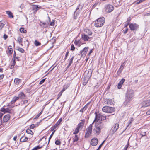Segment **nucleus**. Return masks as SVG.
<instances>
[{
  "label": "nucleus",
  "mask_w": 150,
  "mask_h": 150,
  "mask_svg": "<svg viewBox=\"0 0 150 150\" xmlns=\"http://www.w3.org/2000/svg\"><path fill=\"white\" fill-rule=\"evenodd\" d=\"M134 96V93L133 90H130L127 91L126 94L125 100L124 103V105L125 106L130 105L129 104Z\"/></svg>",
  "instance_id": "nucleus-1"
},
{
  "label": "nucleus",
  "mask_w": 150,
  "mask_h": 150,
  "mask_svg": "<svg viewBox=\"0 0 150 150\" xmlns=\"http://www.w3.org/2000/svg\"><path fill=\"white\" fill-rule=\"evenodd\" d=\"M105 123L102 122H96L95 124V128L93 131H95L98 134H99L100 133L101 129L104 128L105 126Z\"/></svg>",
  "instance_id": "nucleus-2"
},
{
  "label": "nucleus",
  "mask_w": 150,
  "mask_h": 150,
  "mask_svg": "<svg viewBox=\"0 0 150 150\" xmlns=\"http://www.w3.org/2000/svg\"><path fill=\"white\" fill-rule=\"evenodd\" d=\"M105 18L104 17L100 18L95 21L94 26L96 27L102 26L105 22Z\"/></svg>",
  "instance_id": "nucleus-3"
},
{
  "label": "nucleus",
  "mask_w": 150,
  "mask_h": 150,
  "mask_svg": "<svg viewBox=\"0 0 150 150\" xmlns=\"http://www.w3.org/2000/svg\"><path fill=\"white\" fill-rule=\"evenodd\" d=\"M102 110L103 112L109 113H112L115 110V109L114 108L108 106H104Z\"/></svg>",
  "instance_id": "nucleus-4"
},
{
  "label": "nucleus",
  "mask_w": 150,
  "mask_h": 150,
  "mask_svg": "<svg viewBox=\"0 0 150 150\" xmlns=\"http://www.w3.org/2000/svg\"><path fill=\"white\" fill-rule=\"evenodd\" d=\"M114 9V6L110 4L105 5L104 8L105 12L107 13H109L113 11Z\"/></svg>",
  "instance_id": "nucleus-5"
},
{
  "label": "nucleus",
  "mask_w": 150,
  "mask_h": 150,
  "mask_svg": "<svg viewBox=\"0 0 150 150\" xmlns=\"http://www.w3.org/2000/svg\"><path fill=\"white\" fill-rule=\"evenodd\" d=\"M103 103L108 105H112L114 104V100L110 99L105 98L103 100Z\"/></svg>",
  "instance_id": "nucleus-6"
},
{
  "label": "nucleus",
  "mask_w": 150,
  "mask_h": 150,
  "mask_svg": "<svg viewBox=\"0 0 150 150\" xmlns=\"http://www.w3.org/2000/svg\"><path fill=\"white\" fill-rule=\"evenodd\" d=\"M95 114H96L95 118L93 123L95 121H98L103 120L106 118V116H103L100 114L97 115L96 113H95Z\"/></svg>",
  "instance_id": "nucleus-7"
},
{
  "label": "nucleus",
  "mask_w": 150,
  "mask_h": 150,
  "mask_svg": "<svg viewBox=\"0 0 150 150\" xmlns=\"http://www.w3.org/2000/svg\"><path fill=\"white\" fill-rule=\"evenodd\" d=\"M92 124H90L86 129L87 132L86 133L85 137L86 138H88L92 133Z\"/></svg>",
  "instance_id": "nucleus-8"
},
{
  "label": "nucleus",
  "mask_w": 150,
  "mask_h": 150,
  "mask_svg": "<svg viewBox=\"0 0 150 150\" xmlns=\"http://www.w3.org/2000/svg\"><path fill=\"white\" fill-rule=\"evenodd\" d=\"M139 25L136 23H130L129 27L131 30H137L139 28Z\"/></svg>",
  "instance_id": "nucleus-9"
},
{
  "label": "nucleus",
  "mask_w": 150,
  "mask_h": 150,
  "mask_svg": "<svg viewBox=\"0 0 150 150\" xmlns=\"http://www.w3.org/2000/svg\"><path fill=\"white\" fill-rule=\"evenodd\" d=\"M82 8V6L80 4H79V5L78 6L77 8H76V11L74 13V16L75 18L76 19L78 15L79 14L78 13L79 11H81Z\"/></svg>",
  "instance_id": "nucleus-10"
},
{
  "label": "nucleus",
  "mask_w": 150,
  "mask_h": 150,
  "mask_svg": "<svg viewBox=\"0 0 150 150\" xmlns=\"http://www.w3.org/2000/svg\"><path fill=\"white\" fill-rule=\"evenodd\" d=\"M88 47H86L80 51L81 57H84L85 56L88 50Z\"/></svg>",
  "instance_id": "nucleus-11"
},
{
  "label": "nucleus",
  "mask_w": 150,
  "mask_h": 150,
  "mask_svg": "<svg viewBox=\"0 0 150 150\" xmlns=\"http://www.w3.org/2000/svg\"><path fill=\"white\" fill-rule=\"evenodd\" d=\"M62 121V119H59L57 122L53 126H52L51 127V131H54V130L55 129H56L57 127L60 124Z\"/></svg>",
  "instance_id": "nucleus-12"
},
{
  "label": "nucleus",
  "mask_w": 150,
  "mask_h": 150,
  "mask_svg": "<svg viewBox=\"0 0 150 150\" xmlns=\"http://www.w3.org/2000/svg\"><path fill=\"white\" fill-rule=\"evenodd\" d=\"M98 143V140L96 138H93L91 141V145L93 146H96Z\"/></svg>",
  "instance_id": "nucleus-13"
},
{
  "label": "nucleus",
  "mask_w": 150,
  "mask_h": 150,
  "mask_svg": "<svg viewBox=\"0 0 150 150\" xmlns=\"http://www.w3.org/2000/svg\"><path fill=\"white\" fill-rule=\"evenodd\" d=\"M142 107H147L150 106V100L143 101L142 103Z\"/></svg>",
  "instance_id": "nucleus-14"
},
{
  "label": "nucleus",
  "mask_w": 150,
  "mask_h": 150,
  "mask_svg": "<svg viewBox=\"0 0 150 150\" xmlns=\"http://www.w3.org/2000/svg\"><path fill=\"white\" fill-rule=\"evenodd\" d=\"M119 124L118 123H116L114 125L113 127H112V131L113 133H115L117 130L119 128Z\"/></svg>",
  "instance_id": "nucleus-15"
},
{
  "label": "nucleus",
  "mask_w": 150,
  "mask_h": 150,
  "mask_svg": "<svg viewBox=\"0 0 150 150\" xmlns=\"http://www.w3.org/2000/svg\"><path fill=\"white\" fill-rule=\"evenodd\" d=\"M41 8V7L38 6L37 5H33L32 6L31 8L32 9V10H33L34 11V13H35L38 10H39V8Z\"/></svg>",
  "instance_id": "nucleus-16"
},
{
  "label": "nucleus",
  "mask_w": 150,
  "mask_h": 150,
  "mask_svg": "<svg viewBox=\"0 0 150 150\" xmlns=\"http://www.w3.org/2000/svg\"><path fill=\"white\" fill-rule=\"evenodd\" d=\"M1 111L4 113H11V111L8 108H2L1 109Z\"/></svg>",
  "instance_id": "nucleus-17"
},
{
  "label": "nucleus",
  "mask_w": 150,
  "mask_h": 150,
  "mask_svg": "<svg viewBox=\"0 0 150 150\" xmlns=\"http://www.w3.org/2000/svg\"><path fill=\"white\" fill-rule=\"evenodd\" d=\"M10 118V115L9 114H7L5 115L3 117V121L6 122L8 121Z\"/></svg>",
  "instance_id": "nucleus-18"
},
{
  "label": "nucleus",
  "mask_w": 150,
  "mask_h": 150,
  "mask_svg": "<svg viewBox=\"0 0 150 150\" xmlns=\"http://www.w3.org/2000/svg\"><path fill=\"white\" fill-rule=\"evenodd\" d=\"M84 76H86V77L90 78L91 76L92 72L91 70L90 71H86L84 73Z\"/></svg>",
  "instance_id": "nucleus-19"
},
{
  "label": "nucleus",
  "mask_w": 150,
  "mask_h": 150,
  "mask_svg": "<svg viewBox=\"0 0 150 150\" xmlns=\"http://www.w3.org/2000/svg\"><path fill=\"white\" fill-rule=\"evenodd\" d=\"M125 81V79L124 78L122 79L118 83L117 87L118 89H120L122 85L123 84Z\"/></svg>",
  "instance_id": "nucleus-20"
},
{
  "label": "nucleus",
  "mask_w": 150,
  "mask_h": 150,
  "mask_svg": "<svg viewBox=\"0 0 150 150\" xmlns=\"http://www.w3.org/2000/svg\"><path fill=\"white\" fill-rule=\"evenodd\" d=\"M11 47V46H10L8 47V48L7 54L8 56H10L11 55L13 52V49L12 48L10 47Z\"/></svg>",
  "instance_id": "nucleus-21"
},
{
  "label": "nucleus",
  "mask_w": 150,
  "mask_h": 150,
  "mask_svg": "<svg viewBox=\"0 0 150 150\" xmlns=\"http://www.w3.org/2000/svg\"><path fill=\"white\" fill-rule=\"evenodd\" d=\"M25 97V96L24 93L23 92H21L18 95V98H19L21 99H24Z\"/></svg>",
  "instance_id": "nucleus-22"
},
{
  "label": "nucleus",
  "mask_w": 150,
  "mask_h": 150,
  "mask_svg": "<svg viewBox=\"0 0 150 150\" xmlns=\"http://www.w3.org/2000/svg\"><path fill=\"white\" fill-rule=\"evenodd\" d=\"M89 38H90L86 34L82 35V38L84 41H88Z\"/></svg>",
  "instance_id": "nucleus-23"
},
{
  "label": "nucleus",
  "mask_w": 150,
  "mask_h": 150,
  "mask_svg": "<svg viewBox=\"0 0 150 150\" xmlns=\"http://www.w3.org/2000/svg\"><path fill=\"white\" fill-rule=\"evenodd\" d=\"M85 122L84 120H81V122H80L77 125V128L79 129L81 127H82L83 126L84 123Z\"/></svg>",
  "instance_id": "nucleus-24"
},
{
  "label": "nucleus",
  "mask_w": 150,
  "mask_h": 150,
  "mask_svg": "<svg viewBox=\"0 0 150 150\" xmlns=\"http://www.w3.org/2000/svg\"><path fill=\"white\" fill-rule=\"evenodd\" d=\"M89 78L86 77H84L83 78V84L84 85H85L88 81L89 79Z\"/></svg>",
  "instance_id": "nucleus-25"
},
{
  "label": "nucleus",
  "mask_w": 150,
  "mask_h": 150,
  "mask_svg": "<svg viewBox=\"0 0 150 150\" xmlns=\"http://www.w3.org/2000/svg\"><path fill=\"white\" fill-rule=\"evenodd\" d=\"M28 138L24 136H22L20 139V141L21 142H24L27 141Z\"/></svg>",
  "instance_id": "nucleus-26"
},
{
  "label": "nucleus",
  "mask_w": 150,
  "mask_h": 150,
  "mask_svg": "<svg viewBox=\"0 0 150 150\" xmlns=\"http://www.w3.org/2000/svg\"><path fill=\"white\" fill-rule=\"evenodd\" d=\"M5 24V22L4 21H0V30H1Z\"/></svg>",
  "instance_id": "nucleus-27"
},
{
  "label": "nucleus",
  "mask_w": 150,
  "mask_h": 150,
  "mask_svg": "<svg viewBox=\"0 0 150 150\" xmlns=\"http://www.w3.org/2000/svg\"><path fill=\"white\" fill-rule=\"evenodd\" d=\"M18 99V97H14L11 102V104H14Z\"/></svg>",
  "instance_id": "nucleus-28"
},
{
  "label": "nucleus",
  "mask_w": 150,
  "mask_h": 150,
  "mask_svg": "<svg viewBox=\"0 0 150 150\" xmlns=\"http://www.w3.org/2000/svg\"><path fill=\"white\" fill-rule=\"evenodd\" d=\"M21 80L18 78H15L14 80V82L15 84L17 85H18L21 81Z\"/></svg>",
  "instance_id": "nucleus-29"
},
{
  "label": "nucleus",
  "mask_w": 150,
  "mask_h": 150,
  "mask_svg": "<svg viewBox=\"0 0 150 150\" xmlns=\"http://www.w3.org/2000/svg\"><path fill=\"white\" fill-rule=\"evenodd\" d=\"M100 3L99 2V0H97L92 6L93 8H94L95 7L97 6H99L100 5Z\"/></svg>",
  "instance_id": "nucleus-30"
},
{
  "label": "nucleus",
  "mask_w": 150,
  "mask_h": 150,
  "mask_svg": "<svg viewBox=\"0 0 150 150\" xmlns=\"http://www.w3.org/2000/svg\"><path fill=\"white\" fill-rule=\"evenodd\" d=\"M84 31L88 35H91L92 34V32L91 31L88 29L86 28L85 29Z\"/></svg>",
  "instance_id": "nucleus-31"
},
{
  "label": "nucleus",
  "mask_w": 150,
  "mask_h": 150,
  "mask_svg": "<svg viewBox=\"0 0 150 150\" xmlns=\"http://www.w3.org/2000/svg\"><path fill=\"white\" fill-rule=\"evenodd\" d=\"M124 62L121 65V66L120 67V68H119V70L117 71V73H118L119 72V73H120L121 71H122L123 69L124 68Z\"/></svg>",
  "instance_id": "nucleus-32"
},
{
  "label": "nucleus",
  "mask_w": 150,
  "mask_h": 150,
  "mask_svg": "<svg viewBox=\"0 0 150 150\" xmlns=\"http://www.w3.org/2000/svg\"><path fill=\"white\" fill-rule=\"evenodd\" d=\"M35 45L36 46H40L41 45V43L38 41L36 40L34 42Z\"/></svg>",
  "instance_id": "nucleus-33"
},
{
  "label": "nucleus",
  "mask_w": 150,
  "mask_h": 150,
  "mask_svg": "<svg viewBox=\"0 0 150 150\" xmlns=\"http://www.w3.org/2000/svg\"><path fill=\"white\" fill-rule=\"evenodd\" d=\"M6 13L8 15L10 18H13V15L11 12L9 11H7Z\"/></svg>",
  "instance_id": "nucleus-34"
},
{
  "label": "nucleus",
  "mask_w": 150,
  "mask_h": 150,
  "mask_svg": "<svg viewBox=\"0 0 150 150\" xmlns=\"http://www.w3.org/2000/svg\"><path fill=\"white\" fill-rule=\"evenodd\" d=\"M20 32L22 33H25L27 32V31L25 30L24 28H21L19 29Z\"/></svg>",
  "instance_id": "nucleus-35"
},
{
  "label": "nucleus",
  "mask_w": 150,
  "mask_h": 150,
  "mask_svg": "<svg viewBox=\"0 0 150 150\" xmlns=\"http://www.w3.org/2000/svg\"><path fill=\"white\" fill-rule=\"evenodd\" d=\"M69 87V85L68 84L64 85V86L63 88L62 91L63 92H64L66 90V89H67Z\"/></svg>",
  "instance_id": "nucleus-36"
},
{
  "label": "nucleus",
  "mask_w": 150,
  "mask_h": 150,
  "mask_svg": "<svg viewBox=\"0 0 150 150\" xmlns=\"http://www.w3.org/2000/svg\"><path fill=\"white\" fill-rule=\"evenodd\" d=\"M73 139V142H77L79 140L78 136L77 135H75Z\"/></svg>",
  "instance_id": "nucleus-37"
},
{
  "label": "nucleus",
  "mask_w": 150,
  "mask_h": 150,
  "mask_svg": "<svg viewBox=\"0 0 150 150\" xmlns=\"http://www.w3.org/2000/svg\"><path fill=\"white\" fill-rule=\"evenodd\" d=\"M26 132L27 133L32 135H33V133L32 132V130L30 129H27L26 131Z\"/></svg>",
  "instance_id": "nucleus-38"
},
{
  "label": "nucleus",
  "mask_w": 150,
  "mask_h": 150,
  "mask_svg": "<svg viewBox=\"0 0 150 150\" xmlns=\"http://www.w3.org/2000/svg\"><path fill=\"white\" fill-rule=\"evenodd\" d=\"M79 129L76 127L73 132V134L76 135V134L78 133L79 131Z\"/></svg>",
  "instance_id": "nucleus-39"
},
{
  "label": "nucleus",
  "mask_w": 150,
  "mask_h": 150,
  "mask_svg": "<svg viewBox=\"0 0 150 150\" xmlns=\"http://www.w3.org/2000/svg\"><path fill=\"white\" fill-rule=\"evenodd\" d=\"M23 38L21 37H19L18 38L17 40L19 43L20 44L22 42Z\"/></svg>",
  "instance_id": "nucleus-40"
},
{
  "label": "nucleus",
  "mask_w": 150,
  "mask_h": 150,
  "mask_svg": "<svg viewBox=\"0 0 150 150\" xmlns=\"http://www.w3.org/2000/svg\"><path fill=\"white\" fill-rule=\"evenodd\" d=\"M145 0H137L134 3L135 4H138L144 1Z\"/></svg>",
  "instance_id": "nucleus-41"
},
{
  "label": "nucleus",
  "mask_w": 150,
  "mask_h": 150,
  "mask_svg": "<svg viewBox=\"0 0 150 150\" xmlns=\"http://www.w3.org/2000/svg\"><path fill=\"white\" fill-rule=\"evenodd\" d=\"M74 58V57L72 56L71 58H70L69 59V64H71L73 63V60Z\"/></svg>",
  "instance_id": "nucleus-42"
},
{
  "label": "nucleus",
  "mask_w": 150,
  "mask_h": 150,
  "mask_svg": "<svg viewBox=\"0 0 150 150\" xmlns=\"http://www.w3.org/2000/svg\"><path fill=\"white\" fill-rule=\"evenodd\" d=\"M87 106L85 105L80 110V112H82L83 113V112L84 111L87 109Z\"/></svg>",
  "instance_id": "nucleus-43"
},
{
  "label": "nucleus",
  "mask_w": 150,
  "mask_h": 150,
  "mask_svg": "<svg viewBox=\"0 0 150 150\" xmlns=\"http://www.w3.org/2000/svg\"><path fill=\"white\" fill-rule=\"evenodd\" d=\"M140 134L142 135V136H145L146 135V132L143 130L141 131L140 132Z\"/></svg>",
  "instance_id": "nucleus-44"
},
{
  "label": "nucleus",
  "mask_w": 150,
  "mask_h": 150,
  "mask_svg": "<svg viewBox=\"0 0 150 150\" xmlns=\"http://www.w3.org/2000/svg\"><path fill=\"white\" fill-rule=\"evenodd\" d=\"M55 132V130H54L52 133V134H51V135L50 136V137H49V142H48V143H49V142H50V139H51V138L52 137V136L53 135L54 133V132Z\"/></svg>",
  "instance_id": "nucleus-45"
},
{
  "label": "nucleus",
  "mask_w": 150,
  "mask_h": 150,
  "mask_svg": "<svg viewBox=\"0 0 150 150\" xmlns=\"http://www.w3.org/2000/svg\"><path fill=\"white\" fill-rule=\"evenodd\" d=\"M42 147V146L40 147V146H37L35 147L32 150H37L40 149Z\"/></svg>",
  "instance_id": "nucleus-46"
},
{
  "label": "nucleus",
  "mask_w": 150,
  "mask_h": 150,
  "mask_svg": "<svg viewBox=\"0 0 150 150\" xmlns=\"http://www.w3.org/2000/svg\"><path fill=\"white\" fill-rule=\"evenodd\" d=\"M17 50L19 51L21 53H23L24 52V50L21 48L19 47L18 49Z\"/></svg>",
  "instance_id": "nucleus-47"
},
{
  "label": "nucleus",
  "mask_w": 150,
  "mask_h": 150,
  "mask_svg": "<svg viewBox=\"0 0 150 150\" xmlns=\"http://www.w3.org/2000/svg\"><path fill=\"white\" fill-rule=\"evenodd\" d=\"M54 22L55 21L54 20H52V21L50 23H49V25H50L53 26L54 25Z\"/></svg>",
  "instance_id": "nucleus-48"
},
{
  "label": "nucleus",
  "mask_w": 150,
  "mask_h": 150,
  "mask_svg": "<svg viewBox=\"0 0 150 150\" xmlns=\"http://www.w3.org/2000/svg\"><path fill=\"white\" fill-rule=\"evenodd\" d=\"M61 143V142L59 140H57L55 142V144L57 145H59Z\"/></svg>",
  "instance_id": "nucleus-49"
},
{
  "label": "nucleus",
  "mask_w": 150,
  "mask_h": 150,
  "mask_svg": "<svg viewBox=\"0 0 150 150\" xmlns=\"http://www.w3.org/2000/svg\"><path fill=\"white\" fill-rule=\"evenodd\" d=\"M129 146V140L128 141L127 144L125 146V147L124 149H126L127 150V149L128 148Z\"/></svg>",
  "instance_id": "nucleus-50"
},
{
  "label": "nucleus",
  "mask_w": 150,
  "mask_h": 150,
  "mask_svg": "<svg viewBox=\"0 0 150 150\" xmlns=\"http://www.w3.org/2000/svg\"><path fill=\"white\" fill-rule=\"evenodd\" d=\"M69 53V51H67L66 52V54H65V58H64V60H65L66 59H67V57H68V54Z\"/></svg>",
  "instance_id": "nucleus-51"
},
{
  "label": "nucleus",
  "mask_w": 150,
  "mask_h": 150,
  "mask_svg": "<svg viewBox=\"0 0 150 150\" xmlns=\"http://www.w3.org/2000/svg\"><path fill=\"white\" fill-rule=\"evenodd\" d=\"M74 44L76 45H80V42H79V41H76V40H75V41H74Z\"/></svg>",
  "instance_id": "nucleus-52"
},
{
  "label": "nucleus",
  "mask_w": 150,
  "mask_h": 150,
  "mask_svg": "<svg viewBox=\"0 0 150 150\" xmlns=\"http://www.w3.org/2000/svg\"><path fill=\"white\" fill-rule=\"evenodd\" d=\"M42 110L36 116L35 118H38L41 114Z\"/></svg>",
  "instance_id": "nucleus-53"
},
{
  "label": "nucleus",
  "mask_w": 150,
  "mask_h": 150,
  "mask_svg": "<svg viewBox=\"0 0 150 150\" xmlns=\"http://www.w3.org/2000/svg\"><path fill=\"white\" fill-rule=\"evenodd\" d=\"M45 79L46 78H45L41 80L39 83V84L40 85L42 84L45 81Z\"/></svg>",
  "instance_id": "nucleus-54"
},
{
  "label": "nucleus",
  "mask_w": 150,
  "mask_h": 150,
  "mask_svg": "<svg viewBox=\"0 0 150 150\" xmlns=\"http://www.w3.org/2000/svg\"><path fill=\"white\" fill-rule=\"evenodd\" d=\"M71 50L74 51L75 50V48L74 47V45L72 44L71 45Z\"/></svg>",
  "instance_id": "nucleus-55"
},
{
  "label": "nucleus",
  "mask_w": 150,
  "mask_h": 150,
  "mask_svg": "<svg viewBox=\"0 0 150 150\" xmlns=\"http://www.w3.org/2000/svg\"><path fill=\"white\" fill-rule=\"evenodd\" d=\"M128 30V28H126L125 30H124L123 31V32L124 34H125L127 32Z\"/></svg>",
  "instance_id": "nucleus-56"
},
{
  "label": "nucleus",
  "mask_w": 150,
  "mask_h": 150,
  "mask_svg": "<svg viewBox=\"0 0 150 150\" xmlns=\"http://www.w3.org/2000/svg\"><path fill=\"white\" fill-rule=\"evenodd\" d=\"M35 127V126L34 124L31 125L30 126V129H33Z\"/></svg>",
  "instance_id": "nucleus-57"
},
{
  "label": "nucleus",
  "mask_w": 150,
  "mask_h": 150,
  "mask_svg": "<svg viewBox=\"0 0 150 150\" xmlns=\"http://www.w3.org/2000/svg\"><path fill=\"white\" fill-rule=\"evenodd\" d=\"M130 20L131 19L130 18H127V23H128V24H130Z\"/></svg>",
  "instance_id": "nucleus-58"
},
{
  "label": "nucleus",
  "mask_w": 150,
  "mask_h": 150,
  "mask_svg": "<svg viewBox=\"0 0 150 150\" xmlns=\"http://www.w3.org/2000/svg\"><path fill=\"white\" fill-rule=\"evenodd\" d=\"M63 92L61 90V91L60 92H59L58 95L59 97H60L62 96Z\"/></svg>",
  "instance_id": "nucleus-59"
},
{
  "label": "nucleus",
  "mask_w": 150,
  "mask_h": 150,
  "mask_svg": "<svg viewBox=\"0 0 150 150\" xmlns=\"http://www.w3.org/2000/svg\"><path fill=\"white\" fill-rule=\"evenodd\" d=\"M8 37V36L6 34H4V38L5 40H6Z\"/></svg>",
  "instance_id": "nucleus-60"
},
{
  "label": "nucleus",
  "mask_w": 150,
  "mask_h": 150,
  "mask_svg": "<svg viewBox=\"0 0 150 150\" xmlns=\"http://www.w3.org/2000/svg\"><path fill=\"white\" fill-rule=\"evenodd\" d=\"M14 65H15L13 64L11 65L9 67L10 68V69H12L14 68Z\"/></svg>",
  "instance_id": "nucleus-61"
},
{
  "label": "nucleus",
  "mask_w": 150,
  "mask_h": 150,
  "mask_svg": "<svg viewBox=\"0 0 150 150\" xmlns=\"http://www.w3.org/2000/svg\"><path fill=\"white\" fill-rule=\"evenodd\" d=\"M146 114L147 115H150V109L147 112Z\"/></svg>",
  "instance_id": "nucleus-62"
},
{
  "label": "nucleus",
  "mask_w": 150,
  "mask_h": 150,
  "mask_svg": "<svg viewBox=\"0 0 150 150\" xmlns=\"http://www.w3.org/2000/svg\"><path fill=\"white\" fill-rule=\"evenodd\" d=\"M4 74H2L0 75V80L4 78Z\"/></svg>",
  "instance_id": "nucleus-63"
},
{
  "label": "nucleus",
  "mask_w": 150,
  "mask_h": 150,
  "mask_svg": "<svg viewBox=\"0 0 150 150\" xmlns=\"http://www.w3.org/2000/svg\"><path fill=\"white\" fill-rule=\"evenodd\" d=\"M92 52H93V51H92V50H90L89 51V53L88 54V55L90 56V55L91 54V53H92Z\"/></svg>",
  "instance_id": "nucleus-64"
}]
</instances>
